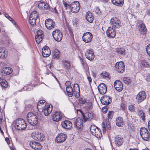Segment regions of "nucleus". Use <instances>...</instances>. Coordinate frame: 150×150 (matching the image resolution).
<instances>
[{
	"instance_id": "1a4fd4ad",
	"label": "nucleus",
	"mask_w": 150,
	"mask_h": 150,
	"mask_svg": "<svg viewBox=\"0 0 150 150\" xmlns=\"http://www.w3.org/2000/svg\"><path fill=\"white\" fill-rule=\"evenodd\" d=\"M115 69L119 73H123L125 69V66L123 62H117L115 64Z\"/></svg>"
},
{
	"instance_id": "2eb2a0df",
	"label": "nucleus",
	"mask_w": 150,
	"mask_h": 150,
	"mask_svg": "<svg viewBox=\"0 0 150 150\" xmlns=\"http://www.w3.org/2000/svg\"><path fill=\"white\" fill-rule=\"evenodd\" d=\"M43 31L41 30H39L37 31L35 39L37 43H39L42 40L43 37Z\"/></svg>"
},
{
	"instance_id": "c03bdc74",
	"label": "nucleus",
	"mask_w": 150,
	"mask_h": 150,
	"mask_svg": "<svg viewBox=\"0 0 150 150\" xmlns=\"http://www.w3.org/2000/svg\"><path fill=\"white\" fill-rule=\"evenodd\" d=\"M97 132L94 134V136H95L97 138H100L101 137L102 134L101 132V131L100 129L99 130L96 129Z\"/></svg>"
},
{
	"instance_id": "a19ab883",
	"label": "nucleus",
	"mask_w": 150,
	"mask_h": 150,
	"mask_svg": "<svg viewBox=\"0 0 150 150\" xmlns=\"http://www.w3.org/2000/svg\"><path fill=\"white\" fill-rule=\"evenodd\" d=\"M60 56V52L58 50H55L53 52V57L57 59L59 58Z\"/></svg>"
},
{
	"instance_id": "c756f323",
	"label": "nucleus",
	"mask_w": 150,
	"mask_h": 150,
	"mask_svg": "<svg viewBox=\"0 0 150 150\" xmlns=\"http://www.w3.org/2000/svg\"><path fill=\"white\" fill-rule=\"evenodd\" d=\"M39 8L42 10L48 9L49 8L48 5L46 3L41 1L38 5Z\"/></svg>"
},
{
	"instance_id": "72a5a7b5",
	"label": "nucleus",
	"mask_w": 150,
	"mask_h": 150,
	"mask_svg": "<svg viewBox=\"0 0 150 150\" xmlns=\"http://www.w3.org/2000/svg\"><path fill=\"white\" fill-rule=\"evenodd\" d=\"M116 123L117 125L119 127L122 126L124 124V122L122 118L121 117H118L116 119Z\"/></svg>"
},
{
	"instance_id": "f8f14e48",
	"label": "nucleus",
	"mask_w": 150,
	"mask_h": 150,
	"mask_svg": "<svg viewBox=\"0 0 150 150\" xmlns=\"http://www.w3.org/2000/svg\"><path fill=\"white\" fill-rule=\"evenodd\" d=\"M83 120L81 118H77L74 122V127L78 130L82 129L83 126Z\"/></svg>"
},
{
	"instance_id": "20e7f679",
	"label": "nucleus",
	"mask_w": 150,
	"mask_h": 150,
	"mask_svg": "<svg viewBox=\"0 0 150 150\" xmlns=\"http://www.w3.org/2000/svg\"><path fill=\"white\" fill-rule=\"evenodd\" d=\"M140 133L142 139L144 141H148L150 138V133L148 130L145 127L141 128Z\"/></svg>"
},
{
	"instance_id": "39448f33",
	"label": "nucleus",
	"mask_w": 150,
	"mask_h": 150,
	"mask_svg": "<svg viewBox=\"0 0 150 150\" xmlns=\"http://www.w3.org/2000/svg\"><path fill=\"white\" fill-rule=\"evenodd\" d=\"M110 23L112 26L111 27L114 28H119L121 26V22L118 18L114 17L110 20Z\"/></svg>"
},
{
	"instance_id": "58836bf2",
	"label": "nucleus",
	"mask_w": 150,
	"mask_h": 150,
	"mask_svg": "<svg viewBox=\"0 0 150 150\" xmlns=\"http://www.w3.org/2000/svg\"><path fill=\"white\" fill-rule=\"evenodd\" d=\"M0 84L1 86L4 88H6L8 86V83L4 79L0 78Z\"/></svg>"
},
{
	"instance_id": "9b49d317",
	"label": "nucleus",
	"mask_w": 150,
	"mask_h": 150,
	"mask_svg": "<svg viewBox=\"0 0 150 150\" xmlns=\"http://www.w3.org/2000/svg\"><path fill=\"white\" fill-rule=\"evenodd\" d=\"M146 95L144 91H141L139 92L136 96V100L137 102L139 103L142 102L146 98Z\"/></svg>"
},
{
	"instance_id": "6e6552de",
	"label": "nucleus",
	"mask_w": 150,
	"mask_h": 150,
	"mask_svg": "<svg viewBox=\"0 0 150 150\" xmlns=\"http://www.w3.org/2000/svg\"><path fill=\"white\" fill-rule=\"evenodd\" d=\"M32 137L34 139L38 141H42L44 140V136L42 133L38 132H34L31 134Z\"/></svg>"
},
{
	"instance_id": "680f3d73",
	"label": "nucleus",
	"mask_w": 150,
	"mask_h": 150,
	"mask_svg": "<svg viewBox=\"0 0 150 150\" xmlns=\"http://www.w3.org/2000/svg\"><path fill=\"white\" fill-rule=\"evenodd\" d=\"M106 127L107 129L110 130V125L109 124H107Z\"/></svg>"
},
{
	"instance_id": "69168bd1",
	"label": "nucleus",
	"mask_w": 150,
	"mask_h": 150,
	"mask_svg": "<svg viewBox=\"0 0 150 150\" xmlns=\"http://www.w3.org/2000/svg\"><path fill=\"white\" fill-rule=\"evenodd\" d=\"M22 90H24L26 91H29L31 89H30L29 88H26V87H25V88H23V89H21Z\"/></svg>"
},
{
	"instance_id": "ddd939ff",
	"label": "nucleus",
	"mask_w": 150,
	"mask_h": 150,
	"mask_svg": "<svg viewBox=\"0 0 150 150\" xmlns=\"http://www.w3.org/2000/svg\"><path fill=\"white\" fill-rule=\"evenodd\" d=\"M92 34L89 32L84 33L82 36L83 40L86 43L91 42L92 40Z\"/></svg>"
},
{
	"instance_id": "4be33fe9",
	"label": "nucleus",
	"mask_w": 150,
	"mask_h": 150,
	"mask_svg": "<svg viewBox=\"0 0 150 150\" xmlns=\"http://www.w3.org/2000/svg\"><path fill=\"white\" fill-rule=\"evenodd\" d=\"M52 110V106L50 105L45 106L42 110L45 116H47L51 113Z\"/></svg>"
},
{
	"instance_id": "2f4dec72",
	"label": "nucleus",
	"mask_w": 150,
	"mask_h": 150,
	"mask_svg": "<svg viewBox=\"0 0 150 150\" xmlns=\"http://www.w3.org/2000/svg\"><path fill=\"white\" fill-rule=\"evenodd\" d=\"M86 18L89 23H92L93 20V17L92 13L89 11L87 12L86 14Z\"/></svg>"
},
{
	"instance_id": "b1692460",
	"label": "nucleus",
	"mask_w": 150,
	"mask_h": 150,
	"mask_svg": "<svg viewBox=\"0 0 150 150\" xmlns=\"http://www.w3.org/2000/svg\"><path fill=\"white\" fill-rule=\"evenodd\" d=\"M114 87L115 89L118 91L120 92L123 89V86L122 82L119 80L115 81Z\"/></svg>"
},
{
	"instance_id": "de8ad7c7",
	"label": "nucleus",
	"mask_w": 150,
	"mask_h": 150,
	"mask_svg": "<svg viewBox=\"0 0 150 150\" xmlns=\"http://www.w3.org/2000/svg\"><path fill=\"white\" fill-rule=\"evenodd\" d=\"M102 77L104 79H106L109 77V75L108 73L106 72L102 73L101 74Z\"/></svg>"
},
{
	"instance_id": "5fc2aeb1",
	"label": "nucleus",
	"mask_w": 150,
	"mask_h": 150,
	"mask_svg": "<svg viewBox=\"0 0 150 150\" xmlns=\"http://www.w3.org/2000/svg\"><path fill=\"white\" fill-rule=\"evenodd\" d=\"M91 103H88V104L85 106L86 110H88L91 108Z\"/></svg>"
},
{
	"instance_id": "bf43d9fd",
	"label": "nucleus",
	"mask_w": 150,
	"mask_h": 150,
	"mask_svg": "<svg viewBox=\"0 0 150 150\" xmlns=\"http://www.w3.org/2000/svg\"><path fill=\"white\" fill-rule=\"evenodd\" d=\"M102 127L103 128V130L104 131H105L106 130V126L105 125V124L103 122L102 123Z\"/></svg>"
},
{
	"instance_id": "4c0bfd02",
	"label": "nucleus",
	"mask_w": 150,
	"mask_h": 150,
	"mask_svg": "<svg viewBox=\"0 0 150 150\" xmlns=\"http://www.w3.org/2000/svg\"><path fill=\"white\" fill-rule=\"evenodd\" d=\"M137 112H138L139 115L141 118L142 120L144 121L145 120V113L143 111L141 110H138Z\"/></svg>"
},
{
	"instance_id": "13d9d810",
	"label": "nucleus",
	"mask_w": 150,
	"mask_h": 150,
	"mask_svg": "<svg viewBox=\"0 0 150 150\" xmlns=\"http://www.w3.org/2000/svg\"><path fill=\"white\" fill-rule=\"evenodd\" d=\"M63 4L64 6L65 7V9H67V6H68L69 7L70 5H69V4H68L67 3L65 2L64 1H63Z\"/></svg>"
},
{
	"instance_id": "5701e85b",
	"label": "nucleus",
	"mask_w": 150,
	"mask_h": 150,
	"mask_svg": "<svg viewBox=\"0 0 150 150\" xmlns=\"http://www.w3.org/2000/svg\"><path fill=\"white\" fill-rule=\"evenodd\" d=\"M83 118L84 121H86L92 119L93 117L94 114L92 112H87L84 114H82Z\"/></svg>"
},
{
	"instance_id": "6ab92c4d",
	"label": "nucleus",
	"mask_w": 150,
	"mask_h": 150,
	"mask_svg": "<svg viewBox=\"0 0 150 150\" xmlns=\"http://www.w3.org/2000/svg\"><path fill=\"white\" fill-rule=\"evenodd\" d=\"M67 138V135L66 134L61 133L59 134L56 137L55 141L57 143L63 142Z\"/></svg>"
},
{
	"instance_id": "4d7b16f0",
	"label": "nucleus",
	"mask_w": 150,
	"mask_h": 150,
	"mask_svg": "<svg viewBox=\"0 0 150 150\" xmlns=\"http://www.w3.org/2000/svg\"><path fill=\"white\" fill-rule=\"evenodd\" d=\"M146 80L148 82L150 81V74H148L146 76Z\"/></svg>"
},
{
	"instance_id": "37998d69",
	"label": "nucleus",
	"mask_w": 150,
	"mask_h": 150,
	"mask_svg": "<svg viewBox=\"0 0 150 150\" xmlns=\"http://www.w3.org/2000/svg\"><path fill=\"white\" fill-rule=\"evenodd\" d=\"M4 14L5 16L10 21H11L12 22V23L13 24V25H15L16 24L15 22L13 20V19L11 18L9 16L8 14L6 13H5L4 12L3 13Z\"/></svg>"
},
{
	"instance_id": "f3484780",
	"label": "nucleus",
	"mask_w": 150,
	"mask_h": 150,
	"mask_svg": "<svg viewBox=\"0 0 150 150\" xmlns=\"http://www.w3.org/2000/svg\"><path fill=\"white\" fill-rule=\"evenodd\" d=\"M115 29L111 27H108L106 31L107 35L108 37L113 38L115 37L116 34Z\"/></svg>"
},
{
	"instance_id": "49530a36",
	"label": "nucleus",
	"mask_w": 150,
	"mask_h": 150,
	"mask_svg": "<svg viewBox=\"0 0 150 150\" xmlns=\"http://www.w3.org/2000/svg\"><path fill=\"white\" fill-rule=\"evenodd\" d=\"M114 112L113 111H109L108 114V120H111L113 117L114 114Z\"/></svg>"
},
{
	"instance_id": "dca6fc26",
	"label": "nucleus",
	"mask_w": 150,
	"mask_h": 150,
	"mask_svg": "<svg viewBox=\"0 0 150 150\" xmlns=\"http://www.w3.org/2000/svg\"><path fill=\"white\" fill-rule=\"evenodd\" d=\"M114 142L116 146H120L123 144V138L121 135H116L114 138Z\"/></svg>"
},
{
	"instance_id": "f03ea898",
	"label": "nucleus",
	"mask_w": 150,
	"mask_h": 150,
	"mask_svg": "<svg viewBox=\"0 0 150 150\" xmlns=\"http://www.w3.org/2000/svg\"><path fill=\"white\" fill-rule=\"evenodd\" d=\"M28 122L33 126H35L38 122V120L36 115L33 113L29 112L27 115Z\"/></svg>"
},
{
	"instance_id": "4468645a",
	"label": "nucleus",
	"mask_w": 150,
	"mask_h": 150,
	"mask_svg": "<svg viewBox=\"0 0 150 150\" xmlns=\"http://www.w3.org/2000/svg\"><path fill=\"white\" fill-rule=\"evenodd\" d=\"M100 101L102 104L108 105L111 103L112 98L109 96L105 95L101 97Z\"/></svg>"
},
{
	"instance_id": "423d86ee",
	"label": "nucleus",
	"mask_w": 150,
	"mask_h": 150,
	"mask_svg": "<svg viewBox=\"0 0 150 150\" xmlns=\"http://www.w3.org/2000/svg\"><path fill=\"white\" fill-rule=\"evenodd\" d=\"M52 35L54 39L57 42H59L62 39V34L59 30H55L53 32Z\"/></svg>"
},
{
	"instance_id": "0e129e2a",
	"label": "nucleus",
	"mask_w": 150,
	"mask_h": 150,
	"mask_svg": "<svg viewBox=\"0 0 150 150\" xmlns=\"http://www.w3.org/2000/svg\"><path fill=\"white\" fill-rule=\"evenodd\" d=\"M9 69L10 71H9V72H7V74L6 73V74H11L12 72V69L11 68L8 67V70H9Z\"/></svg>"
},
{
	"instance_id": "0eeeda50",
	"label": "nucleus",
	"mask_w": 150,
	"mask_h": 150,
	"mask_svg": "<svg viewBox=\"0 0 150 150\" xmlns=\"http://www.w3.org/2000/svg\"><path fill=\"white\" fill-rule=\"evenodd\" d=\"M69 8L73 13H76L79 11L80 9V5L78 1H75L70 5Z\"/></svg>"
},
{
	"instance_id": "c9c22d12",
	"label": "nucleus",
	"mask_w": 150,
	"mask_h": 150,
	"mask_svg": "<svg viewBox=\"0 0 150 150\" xmlns=\"http://www.w3.org/2000/svg\"><path fill=\"white\" fill-rule=\"evenodd\" d=\"M64 67L67 70H69L71 67L70 62L69 61L66 60H64L63 61Z\"/></svg>"
},
{
	"instance_id": "774afa93",
	"label": "nucleus",
	"mask_w": 150,
	"mask_h": 150,
	"mask_svg": "<svg viewBox=\"0 0 150 150\" xmlns=\"http://www.w3.org/2000/svg\"><path fill=\"white\" fill-rule=\"evenodd\" d=\"M148 109L149 111V114L150 115V105H149V108H148Z\"/></svg>"
},
{
	"instance_id": "412c9836",
	"label": "nucleus",
	"mask_w": 150,
	"mask_h": 150,
	"mask_svg": "<svg viewBox=\"0 0 150 150\" xmlns=\"http://www.w3.org/2000/svg\"><path fill=\"white\" fill-rule=\"evenodd\" d=\"M30 147L35 150H39L41 149L42 146L39 143L34 141H31L30 143Z\"/></svg>"
},
{
	"instance_id": "a878e982",
	"label": "nucleus",
	"mask_w": 150,
	"mask_h": 150,
	"mask_svg": "<svg viewBox=\"0 0 150 150\" xmlns=\"http://www.w3.org/2000/svg\"><path fill=\"white\" fill-rule=\"evenodd\" d=\"M51 53L49 47L47 46L44 47L42 49V54L43 57H48Z\"/></svg>"
},
{
	"instance_id": "052dcab7",
	"label": "nucleus",
	"mask_w": 150,
	"mask_h": 150,
	"mask_svg": "<svg viewBox=\"0 0 150 150\" xmlns=\"http://www.w3.org/2000/svg\"><path fill=\"white\" fill-rule=\"evenodd\" d=\"M5 140L7 142V143L8 144H10V142L9 139L8 138V137L6 138Z\"/></svg>"
},
{
	"instance_id": "7ed1b4c3",
	"label": "nucleus",
	"mask_w": 150,
	"mask_h": 150,
	"mask_svg": "<svg viewBox=\"0 0 150 150\" xmlns=\"http://www.w3.org/2000/svg\"><path fill=\"white\" fill-rule=\"evenodd\" d=\"M15 127L18 130H24L27 127V124L23 119L19 118L16 121Z\"/></svg>"
},
{
	"instance_id": "aec40b11",
	"label": "nucleus",
	"mask_w": 150,
	"mask_h": 150,
	"mask_svg": "<svg viewBox=\"0 0 150 150\" xmlns=\"http://www.w3.org/2000/svg\"><path fill=\"white\" fill-rule=\"evenodd\" d=\"M63 116V114L60 112H56L53 115L52 119L53 120L58 122L61 120Z\"/></svg>"
},
{
	"instance_id": "473e14b6",
	"label": "nucleus",
	"mask_w": 150,
	"mask_h": 150,
	"mask_svg": "<svg viewBox=\"0 0 150 150\" xmlns=\"http://www.w3.org/2000/svg\"><path fill=\"white\" fill-rule=\"evenodd\" d=\"M112 3L117 6H122L124 3V0H111Z\"/></svg>"
},
{
	"instance_id": "393cba45",
	"label": "nucleus",
	"mask_w": 150,
	"mask_h": 150,
	"mask_svg": "<svg viewBox=\"0 0 150 150\" xmlns=\"http://www.w3.org/2000/svg\"><path fill=\"white\" fill-rule=\"evenodd\" d=\"M61 125L63 128L68 129H71L72 125L71 122L67 120L62 121Z\"/></svg>"
},
{
	"instance_id": "e2e57ef3",
	"label": "nucleus",
	"mask_w": 150,
	"mask_h": 150,
	"mask_svg": "<svg viewBox=\"0 0 150 150\" xmlns=\"http://www.w3.org/2000/svg\"><path fill=\"white\" fill-rule=\"evenodd\" d=\"M87 79H88L89 83L90 84L92 82V79L91 78L90 76H88Z\"/></svg>"
},
{
	"instance_id": "9d476101",
	"label": "nucleus",
	"mask_w": 150,
	"mask_h": 150,
	"mask_svg": "<svg viewBox=\"0 0 150 150\" xmlns=\"http://www.w3.org/2000/svg\"><path fill=\"white\" fill-rule=\"evenodd\" d=\"M45 25L48 29L53 30L55 26V24L54 21L52 19L48 18L45 21Z\"/></svg>"
},
{
	"instance_id": "f704fd0d",
	"label": "nucleus",
	"mask_w": 150,
	"mask_h": 150,
	"mask_svg": "<svg viewBox=\"0 0 150 150\" xmlns=\"http://www.w3.org/2000/svg\"><path fill=\"white\" fill-rule=\"evenodd\" d=\"M140 64V66L143 67H148L150 65V63L147 62L144 59L142 60Z\"/></svg>"
},
{
	"instance_id": "cd10ccee",
	"label": "nucleus",
	"mask_w": 150,
	"mask_h": 150,
	"mask_svg": "<svg viewBox=\"0 0 150 150\" xmlns=\"http://www.w3.org/2000/svg\"><path fill=\"white\" fill-rule=\"evenodd\" d=\"M139 30L141 34L144 35L142 38H145V35L146 33V29L144 24L142 23L139 25Z\"/></svg>"
},
{
	"instance_id": "f257e3e1",
	"label": "nucleus",
	"mask_w": 150,
	"mask_h": 150,
	"mask_svg": "<svg viewBox=\"0 0 150 150\" xmlns=\"http://www.w3.org/2000/svg\"><path fill=\"white\" fill-rule=\"evenodd\" d=\"M65 86L67 92L69 97H71L73 95L76 98H78L79 96L80 88L78 84H74L73 88H72L71 82L69 81H67L65 83Z\"/></svg>"
},
{
	"instance_id": "3c124183",
	"label": "nucleus",
	"mask_w": 150,
	"mask_h": 150,
	"mask_svg": "<svg viewBox=\"0 0 150 150\" xmlns=\"http://www.w3.org/2000/svg\"><path fill=\"white\" fill-rule=\"evenodd\" d=\"M95 11L96 14L100 15L101 13V11L100 10L99 7H96L95 8Z\"/></svg>"
},
{
	"instance_id": "c85d7f7f",
	"label": "nucleus",
	"mask_w": 150,
	"mask_h": 150,
	"mask_svg": "<svg viewBox=\"0 0 150 150\" xmlns=\"http://www.w3.org/2000/svg\"><path fill=\"white\" fill-rule=\"evenodd\" d=\"M7 51L4 47H0V58H6L7 56Z\"/></svg>"
},
{
	"instance_id": "09e8293b",
	"label": "nucleus",
	"mask_w": 150,
	"mask_h": 150,
	"mask_svg": "<svg viewBox=\"0 0 150 150\" xmlns=\"http://www.w3.org/2000/svg\"><path fill=\"white\" fill-rule=\"evenodd\" d=\"M46 102L44 100H40L38 104V109L39 108V106H40V104H42L43 105H41V107L43 108L44 107V103H45Z\"/></svg>"
},
{
	"instance_id": "7c9ffc66",
	"label": "nucleus",
	"mask_w": 150,
	"mask_h": 150,
	"mask_svg": "<svg viewBox=\"0 0 150 150\" xmlns=\"http://www.w3.org/2000/svg\"><path fill=\"white\" fill-rule=\"evenodd\" d=\"M38 15V13L36 11H34L31 13L29 16V20H30V21H31V20H32V19L33 21L34 22L35 20H36L37 19ZM34 22H33L34 23Z\"/></svg>"
},
{
	"instance_id": "e433bc0d",
	"label": "nucleus",
	"mask_w": 150,
	"mask_h": 150,
	"mask_svg": "<svg viewBox=\"0 0 150 150\" xmlns=\"http://www.w3.org/2000/svg\"><path fill=\"white\" fill-rule=\"evenodd\" d=\"M100 129L94 125L91 126L90 128L91 132L92 134L94 135V134L97 132L96 129L99 130Z\"/></svg>"
},
{
	"instance_id": "864d4df0",
	"label": "nucleus",
	"mask_w": 150,
	"mask_h": 150,
	"mask_svg": "<svg viewBox=\"0 0 150 150\" xmlns=\"http://www.w3.org/2000/svg\"><path fill=\"white\" fill-rule=\"evenodd\" d=\"M36 20H35V21L34 22V21H33V20L32 19V20H31V21H30V20H29V22L30 24V25H31L32 26H33L35 25L36 24Z\"/></svg>"
},
{
	"instance_id": "79ce46f5",
	"label": "nucleus",
	"mask_w": 150,
	"mask_h": 150,
	"mask_svg": "<svg viewBox=\"0 0 150 150\" xmlns=\"http://www.w3.org/2000/svg\"><path fill=\"white\" fill-rule=\"evenodd\" d=\"M123 81L124 83L127 85H129L131 83V80L128 77H124L123 78Z\"/></svg>"
},
{
	"instance_id": "6e6d98bb",
	"label": "nucleus",
	"mask_w": 150,
	"mask_h": 150,
	"mask_svg": "<svg viewBox=\"0 0 150 150\" xmlns=\"http://www.w3.org/2000/svg\"><path fill=\"white\" fill-rule=\"evenodd\" d=\"M107 107V106L106 107H104L102 108V111L104 113H106L108 111V108Z\"/></svg>"
},
{
	"instance_id": "a18cd8bd",
	"label": "nucleus",
	"mask_w": 150,
	"mask_h": 150,
	"mask_svg": "<svg viewBox=\"0 0 150 150\" xmlns=\"http://www.w3.org/2000/svg\"><path fill=\"white\" fill-rule=\"evenodd\" d=\"M128 109L131 112H134L135 110V105H130L128 106Z\"/></svg>"
},
{
	"instance_id": "ea45409f",
	"label": "nucleus",
	"mask_w": 150,
	"mask_h": 150,
	"mask_svg": "<svg viewBox=\"0 0 150 150\" xmlns=\"http://www.w3.org/2000/svg\"><path fill=\"white\" fill-rule=\"evenodd\" d=\"M116 52L118 54L120 55H125V51L123 48H117L115 49Z\"/></svg>"
},
{
	"instance_id": "338daca9",
	"label": "nucleus",
	"mask_w": 150,
	"mask_h": 150,
	"mask_svg": "<svg viewBox=\"0 0 150 150\" xmlns=\"http://www.w3.org/2000/svg\"><path fill=\"white\" fill-rule=\"evenodd\" d=\"M148 127L150 131V120L148 122Z\"/></svg>"
},
{
	"instance_id": "603ef678",
	"label": "nucleus",
	"mask_w": 150,
	"mask_h": 150,
	"mask_svg": "<svg viewBox=\"0 0 150 150\" xmlns=\"http://www.w3.org/2000/svg\"><path fill=\"white\" fill-rule=\"evenodd\" d=\"M146 50L147 54L150 56V44L148 45Z\"/></svg>"
},
{
	"instance_id": "8fccbe9b",
	"label": "nucleus",
	"mask_w": 150,
	"mask_h": 150,
	"mask_svg": "<svg viewBox=\"0 0 150 150\" xmlns=\"http://www.w3.org/2000/svg\"><path fill=\"white\" fill-rule=\"evenodd\" d=\"M79 102L80 103L83 104L86 102V100L84 98H80Z\"/></svg>"
},
{
	"instance_id": "a211bd4d",
	"label": "nucleus",
	"mask_w": 150,
	"mask_h": 150,
	"mask_svg": "<svg viewBox=\"0 0 150 150\" xmlns=\"http://www.w3.org/2000/svg\"><path fill=\"white\" fill-rule=\"evenodd\" d=\"M85 56L86 58L90 61L93 59L95 55L93 50L91 48L88 49L86 52Z\"/></svg>"
},
{
	"instance_id": "bb28decb",
	"label": "nucleus",
	"mask_w": 150,
	"mask_h": 150,
	"mask_svg": "<svg viewBox=\"0 0 150 150\" xmlns=\"http://www.w3.org/2000/svg\"><path fill=\"white\" fill-rule=\"evenodd\" d=\"M98 90L101 94H105L107 90L106 86L103 83L100 84L98 86Z\"/></svg>"
}]
</instances>
